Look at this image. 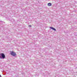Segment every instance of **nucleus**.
<instances>
[{
  "label": "nucleus",
  "instance_id": "obj_1",
  "mask_svg": "<svg viewBox=\"0 0 77 77\" xmlns=\"http://www.w3.org/2000/svg\"><path fill=\"white\" fill-rule=\"evenodd\" d=\"M0 58L4 59L5 58V55L3 53L0 54Z\"/></svg>",
  "mask_w": 77,
  "mask_h": 77
},
{
  "label": "nucleus",
  "instance_id": "obj_2",
  "mask_svg": "<svg viewBox=\"0 0 77 77\" xmlns=\"http://www.w3.org/2000/svg\"><path fill=\"white\" fill-rule=\"evenodd\" d=\"M10 54L11 56H13L15 57L16 56V53H15L14 51L10 52Z\"/></svg>",
  "mask_w": 77,
  "mask_h": 77
},
{
  "label": "nucleus",
  "instance_id": "obj_3",
  "mask_svg": "<svg viewBox=\"0 0 77 77\" xmlns=\"http://www.w3.org/2000/svg\"><path fill=\"white\" fill-rule=\"evenodd\" d=\"M50 29H52V30H54V31H56V29L53 27H50Z\"/></svg>",
  "mask_w": 77,
  "mask_h": 77
},
{
  "label": "nucleus",
  "instance_id": "obj_4",
  "mask_svg": "<svg viewBox=\"0 0 77 77\" xmlns=\"http://www.w3.org/2000/svg\"><path fill=\"white\" fill-rule=\"evenodd\" d=\"M48 6H51V3H48Z\"/></svg>",
  "mask_w": 77,
  "mask_h": 77
},
{
  "label": "nucleus",
  "instance_id": "obj_5",
  "mask_svg": "<svg viewBox=\"0 0 77 77\" xmlns=\"http://www.w3.org/2000/svg\"><path fill=\"white\" fill-rule=\"evenodd\" d=\"M29 26L31 27H32V26L31 25H29Z\"/></svg>",
  "mask_w": 77,
  "mask_h": 77
},
{
  "label": "nucleus",
  "instance_id": "obj_6",
  "mask_svg": "<svg viewBox=\"0 0 77 77\" xmlns=\"http://www.w3.org/2000/svg\"><path fill=\"white\" fill-rule=\"evenodd\" d=\"M0 77H2V76H1V75H0Z\"/></svg>",
  "mask_w": 77,
  "mask_h": 77
}]
</instances>
